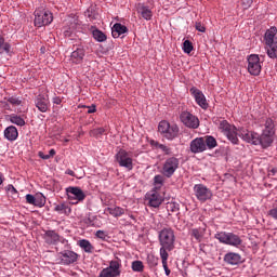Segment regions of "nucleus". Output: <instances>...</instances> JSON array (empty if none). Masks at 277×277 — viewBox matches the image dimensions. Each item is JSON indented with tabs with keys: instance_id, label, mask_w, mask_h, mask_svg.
Segmentation results:
<instances>
[{
	"instance_id": "c85d7f7f",
	"label": "nucleus",
	"mask_w": 277,
	"mask_h": 277,
	"mask_svg": "<svg viewBox=\"0 0 277 277\" xmlns=\"http://www.w3.org/2000/svg\"><path fill=\"white\" fill-rule=\"evenodd\" d=\"M78 246L88 254H92V252H94V246H92V243L88 239L79 240Z\"/></svg>"
},
{
	"instance_id": "f03ea898",
	"label": "nucleus",
	"mask_w": 277,
	"mask_h": 277,
	"mask_svg": "<svg viewBox=\"0 0 277 277\" xmlns=\"http://www.w3.org/2000/svg\"><path fill=\"white\" fill-rule=\"evenodd\" d=\"M158 241L160 245V254H168L174 249V242L176 241V236L174 235V229L172 227H164L158 234Z\"/></svg>"
},
{
	"instance_id": "e433bc0d",
	"label": "nucleus",
	"mask_w": 277,
	"mask_h": 277,
	"mask_svg": "<svg viewBox=\"0 0 277 277\" xmlns=\"http://www.w3.org/2000/svg\"><path fill=\"white\" fill-rule=\"evenodd\" d=\"M141 16L145 18V21H150V18H153V11H150L146 6H143L141 11Z\"/></svg>"
},
{
	"instance_id": "7ed1b4c3",
	"label": "nucleus",
	"mask_w": 277,
	"mask_h": 277,
	"mask_svg": "<svg viewBox=\"0 0 277 277\" xmlns=\"http://www.w3.org/2000/svg\"><path fill=\"white\" fill-rule=\"evenodd\" d=\"M277 28L276 27H271L269 29L266 30L264 35V42L266 44V52L268 57L272 60H276L277 57Z\"/></svg>"
},
{
	"instance_id": "a211bd4d",
	"label": "nucleus",
	"mask_w": 277,
	"mask_h": 277,
	"mask_svg": "<svg viewBox=\"0 0 277 277\" xmlns=\"http://www.w3.org/2000/svg\"><path fill=\"white\" fill-rule=\"evenodd\" d=\"M189 92L194 95L197 105H199L201 109H209V103H207V97L202 91L198 90L197 88H192Z\"/></svg>"
},
{
	"instance_id": "b1692460",
	"label": "nucleus",
	"mask_w": 277,
	"mask_h": 277,
	"mask_svg": "<svg viewBox=\"0 0 277 277\" xmlns=\"http://www.w3.org/2000/svg\"><path fill=\"white\" fill-rule=\"evenodd\" d=\"M83 57H85V50L83 48H78L71 52L70 61L72 64H81V62H83Z\"/></svg>"
},
{
	"instance_id": "393cba45",
	"label": "nucleus",
	"mask_w": 277,
	"mask_h": 277,
	"mask_svg": "<svg viewBox=\"0 0 277 277\" xmlns=\"http://www.w3.org/2000/svg\"><path fill=\"white\" fill-rule=\"evenodd\" d=\"M122 267V262L120 260H113L109 262L108 267H106V269H108L111 274H114L115 276H120V274H122V271H120V268Z\"/></svg>"
},
{
	"instance_id": "4c0bfd02",
	"label": "nucleus",
	"mask_w": 277,
	"mask_h": 277,
	"mask_svg": "<svg viewBox=\"0 0 277 277\" xmlns=\"http://www.w3.org/2000/svg\"><path fill=\"white\" fill-rule=\"evenodd\" d=\"M183 51H184V53H187L188 55H189V53H192V51H194V44L192 43V41L185 40L183 42Z\"/></svg>"
},
{
	"instance_id": "39448f33",
	"label": "nucleus",
	"mask_w": 277,
	"mask_h": 277,
	"mask_svg": "<svg viewBox=\"0 0 277 277\" xmlns=\"http://www.w3.org/2000/svg\"><path fill=\"white\" fill-rule=\"evenodd\" d=\"M158 131L166 140H174L179 135V126L162 120L159 122Z\"/></svg>"
},
{
	"instance_id": "4be33fe9",
	"label": "nucleus",
	"mask_w": 277,
	"mask_h": 277,
	"mask_svg": "<svg viewBox=\"0 0 277 277\" xmlns=\"http://www.w3.org/2000/svg\"><path fill=\"white\" fill-rule=\"evenodd\" d=\"M149 144L151 146V148H154L155 150H161V153H163V155L170 156L172 155V147L161 144L158 141L155 140H150Z\"/></svg>"
},
{
	"instance_id": "680f3d73",
	"label": "nucleus",
	"mask_w": 277,
	"mask_h": 277,
	"mask_svg": "<svg viewBox=\"0 0 277 277\" xmlns=\"http://www.w3.org/2000/svg\"><path fill=\"white\" fill-rule=\"evenodd\" d=\"M5 43V39H3V37L0 36V49H1V45H3Z\"/></svg>"
},
{
	"instance_id": "09e8293b",
	"label": "nucleus",
	"mask_w": 277,
	"mask_h": 277,
	"mask_svg": "<svg viewBox=\"0 0 277 277\" xmlns=\"http://www.w3.org/2000/svg\"><path fill=\"white\" fill-rule=\"evenodd\" d=\"M268 215H271L273 217V220H276L277 221V207L271 209L268 211Z\"/></svg>"
},
{
	"instance_id": "9b49d317",
	"label": "nucleus",
	"mask_w": 277,
	"mask_h": 277,
	"mask_svg": "<svg viewBox=\"0 0 277 277\" xmlns=\"http://www.w3.org/2000/svg\"><path fill=\"white\" fill-rule=\"evenodd\" d=\"M66 194L71 205H79V202H83V200H85V193L77 186L67 187Z\"/></svg>"
},
{
	"instance_id": "1a4fd4ad",
	"label": "nucleus",
	"mask_w": 277,
	"mask_h": 277,
	"mask_svg": "<svg viewBox=\"0 0 277 277\" xmlns=\"http://www.w3.org/2000/svg\"><path fill=\"white\" fill-rule=\"evenodd\" d=\"M51 23H53L52 12L44 9L35 11V27H44Z\"/></svg>"
},
{
	"instance_id": "cd10ccee",
	"label": "nucleus",
	"mask_w": 277,
	"mask_h": 277,
	"mask_svg": "<svg viewBox=\"0 0 277 277\" xmlns=\"http://www.w3.org/2000/svg\"><path fill=\"white\" fill-rule=\"evenodd\" d=\"M105 211L109 213V215H113V217H122V215H124V209L118 206L106 208Z\"/></svg>"
},
{
	"instance_id": "f257e3e1",
	"label": "nucleus",
	"mask_w": 277,
	"mask_h": 277,
	"mask_svg": "<svg viewBox=\"0 0 277 277\" xmlns=\"http://www.w3.org/2000/svg\"><path fill=\"white\" fill-rule=\"evenodd\" d=\"M216 146H217V140H215V137L211 135L196 137L189 144L190 153H193L194 155L205 153L207 148L209 150H213V148H216Z\"/></svg>"
},
{
	"instance_id": "473e14b6",
	"label": "nucleus",
	"mask_w": 277,
	"mask_h": 277,
	"mask_svg": "<svg viewBox=\"0 0 277 277\" xmlns=\"http://www.w3.org/2000/svg\"><path fill=\"white\" fill-rule=\"evenodd\" d=\"M47 205V197L42 193L35 196V207L42 208Z\"/></svg>"
},
{
	"instance_id": "c756f323",
	"label": "nucleus",
	"mask_w": 277,
	"mask_h": 277,
	"mask_svg": "<svg viewBox=\"0 0 277 277\" xmlns=\"http://www.w3.org/2000/svg\"><path fill=\"white\" fill-rule=\"evenodd\" d=\"M190 237H194L198 243L202 241V237H205V229L202 228H193L189 232Z\"/></svg>"
},
{
	"instance_id": "864d4df0",
	"label": "nucleus",
	"mask_w": 277,
	"mask_h": 277,
	"mask_svg": "<svg viewBox=\"0 0 277 277\" xmlns=\"http://www.w3.org/2000/svg\"><path fill=\"white\" fill-rule=\"evenodd\" d=\"M1 49H2L5 53H10L11 45H10V43H4V44L1 45L0 51H1Z\"/></svg>"
},
{
	"instance_id": "20e7f679",
	"label": "nucleus",
	"mask_w": 277,
	"mask_h": 277,
	"mask_svg": "<svg viewBox=\"0 0 277 277\" xmlns=\"http://www.w3.org/2000/svg\"><path fill=\"white\" fill-rule=\"evenodd\" d=\"M214 239H217L220 243L233 246L234 248H239L242 243L241 238L234 233L219 232L214 235Z\"/></svg>"
},
{
	"instance_id": "72a5a7b5",
	"label": "nucleus",
	"mask_w": 277,
	"mask_h": 277,
	"mask_svg": "<svg viewBox=\"0 0 277 277\" xmlns=\"http://www.w3.org/2000/svg\"><path fill=\"white\" fill-rule=\"evenodd\" d=\"M264 133H276V131L274 130V120L266 118L265 122H264V129L263 131Z\"/></svg>"
},
{
	"instance_id": "3c124183",
	"label": "nucleus",
	"mask_w": 277,
	"mask_h": 277,
	"mask_svg": "<svg viewBox=\"0 0 277 277\" xmlns=\"http://www.w3.org/2000/svg\"><path fill=\"white\" fill-rule=\"evenodd\" d=\"M253 0H242V5L246 10H248V8H250V5H252Z\"/></svg>"
},
{
	"instance_id": "5701e85b",
	"label": "nucleus",
	"mask_w": 277,
	"mask_h": 277,
	"mask_svg": "<svg viewBox=\"0 0 277 277\" xmlns=\"http://www.w3.org/2000/svg\"><path fill=\"white\" fill-rule=\"evenodd\" d=\"M4 137L9 142H16V140H18V129L14 126H9L4 130Z\"/></svg>"
},
{
	"instance_id": "ea45409f",
	"label": "nucleus",
	"mask_w": 277,
	"mask_h": 277,
	"mask_svg": "<svg viewBox=\"0 0 277 277\" xmlns=\"http://www.w3.org/2000/svg\"><path fill=\"white\" fill-rule=\"evenodd\" d=\"M133 272H144V263L142 261L132 262Z\"/></svg>"
},
{
	"instance_id": "de8ad7c7",
	"label": "nucleus",
	"mask_w": 277,
	"mask_h": 277,
	"mask_svg": "<svg viewBox=\"0 0 277 277\" xmlns=\"http://www.w3.org/2000/svg\"><path fill=\"white\" fill-rule=\"evenodd\" d=\"M195 29H197V31H200L201 34H205V31H207V28L200 22H197L195 24Z\"/></svg>"
},
{
	"instance_id": "f3484780",
	"label": "nucleus",
	"mask_w": 277,
	"mask_h": 277,
	"mask_svg": "<svg viewBox=\"0 0 277 277\" xmlns=\"http://www.w3.org/2000/svg\"><path fill=\"white\" fill-rule=\"evenodd\" d=\"M147 200L149 207H154V209H157L158 207H161V203L163 202V197L157 189H153L149 193H147Z\"/></svg>"
},
{
	"instance_id": "f704fd0d",
	"label": "nucleus",
	"mask_w": 277,
	"mask_h": 277,
	"mask_svg": "<svg viewBox=\"0 0 277 277\" xmlns=\"http://www.w3.org/2000/svg\"><path fill=\"white\" fill-rule=\"evenodd\" d=\"M169 256H170V254H168V253L160 254V259L162 261V267L164 269L166 276H170V274H171V271L168 267V259H169Z\"/></svg>"
},
{
	"instance_id": "ddd939ff",
	"label": "nucleus",
	"mask_w": 277,
	"mask_h": 277,
	"mask_svg": "<svg viewBox=\"0 0 277 277\" xmlns=\"http://www.w3.org/2000/svg\"><path fill=\"white\" fill-rule=\"evenodd\" d=\"M248 72L253 77L261 75V58L256 54H251L248 57Z\"/></svg>"
},
{
	"instance_id": "bb28decb",
	"label": "nucleus",
	"mask_w": 277,
	"mask_h": 277,
	"mask_svg": "<svg viewBox=\"0 0 277 277\" xmlns=\"http://www.w3.org/2000/svg\"><path fill=\"white\" fill-rule=\"evenodd\" d=\"M6 120H9L11 124H16V127H25L26 124L25 119L16 114L8 115Z\"/></svg>"
},
{
	"instance_id": "4468645a",
	"label": "nucleus",
	"mask_w": 277,
	"mask_h": 277,
	"mask_svg": "<svg viewBox=\"0 0 277 277\" xmlns=\"http://www.w3.org/2000/svg\"><path fill=\"white\" fill-rule=\"evenodd\" d=\"M274 135H276V132H262L261 135L258 134L255 146H262V148H269V146L274 144Z\"/></svg>"
},
{
	"instance_id": "6e6d98bb",
	"label": "nucleus",
	"mask_w": 277,
	"mask_h": 277,
	"mask_svg": "<svg viewBox=\"0 0 277 277\" xmlns=\"http://www.w3.org/2000/svg\"><path fill=\"white\" fill-rule=\"evenodd\" d=\"M4 109H6L8 111H12V108H10V103L8 101L4 100V102H2Z\"/></svg>"
},
{
	"instance_id": "7c9ffc66",
	"label": "nucleus",
	"mask_w": 277,
	"mask_h": 277,
	"mask_svg": "<svg viewBox=\"0 0 277 277\" xmlns=\"http://www.w3.org/2000/svg\"><path fill=\"white\" fill-rule=\"evenodd\" d=\"M92 36L97 42H105L107 40V35L96 28L92 30Z\"/></svg>"
},
{
	"instance_id": "e2e57ef3",
	"label": "nucleus",
	"mask_w": 277,
	"mask_h": 277,
	"mask_svg": "<svg viewBox=\"0 0 277 277\" xmlns=\"http://www.w3.org/2000/svg\"><path fill=\"white\" fill-rule=\"evenodd\" d=\"M0 185H3V174L0 173Z\"/></svg>"
},
{
	"instance_id": "412c9836",
	"label": "nucleus",
	"mask_w": 277,
	"mask_h": 277,
	"mask_svg": "<svg viewBox=\"0 0 277 277\" xmlns=\"http://www.w3.org/2000/svg\"><path fill=\"white\" fill-rule=\"evenodd\" d=\"M224 263L227 265H239L241 263V254L236 252H228L224 255L223 259Z\"/></svg>"
},
{
	"instance_id": "0eeeda50",
	"label": "nucleus",
	"mask_w": 277,
	"mask_h": 277,
	"mask_svg": "<svg viewBox=\"0 0 277 277\" xmlns=\"http://www.w3.org/2000/svg\"><path fill=\"white\" fill-rule=\"evenodd\" d=\"M181 161L179 158L172 156L164 160L162 163L161 174L166 176V179H172L174 176V172L179 170Z\"/></svg>"
},
{
	"instance_id": "13d9d810",
	"label": "nucleus",
	"mask_w": 277,
	"mask_h": 277,
	"mask_svg": "<svg viewBox=\"0 0 277 277\" xmlns=\"http://www.w3.org/2000/svg\"><path fill=\"white\" fill-rule=\"evenodd\" d=\"M53 103H54V105H62V98H60V97H54V98H53Z\"/></svg>"
},
{
	"instance_id": "423d86ee",
	"label": "nucleus",
	"mask_w": 277,
	"mask_h": 277,
	"mask_svg": "<svg viewBox=\"0 0 277 277\" xmlns=\"http://www.w3.org/2000/svg\"><path fill=\"white\" fill-rule=\"evenodd\" d=\"M115 161L119 164L120 168H126V170H133V153L120 149L115 155Z\"/></svg>"
},
{
	"instance_id": "a18cd8bd",
	"label": "nucleus",
	"mask_w": 277,
	"mask_h": 277,
	"mask_svg": "<svg viewBox=\"0 0 277 277\" xmlns=\"http://www.w3.org/2000/svg\"><path fill=\"white\" fill-rule=\"evenodd\" d=\"M26 202L28 205H34V207H36V196L31 194L26 195Z\"/></svg>"
},
{
	"instance_id": "4d7b16f0",
	"label": "nucleus",
	"mask_w": 277,
	"mask_h": 277,
	"mask_svg": "<svg viewBox=\"0 0 277 277\" xmlns=\"http://www.w3.org/2000/svg\"><path fill=\"white\" fill-rule=\"evenodd\" d=\"M39 157H40V159H44V160H47V159H51V156H49V155H44V153H42V151H39Z\"/></svg>"
},
{
	"instance_id": "a878e982",
	"label": "nucleus",
	"mask_w": 277,
	"mask_h": 277,
	"mask_svg": "<svg viewBox=\"0 0 277 277\" xmlns=\"http://www.w3.org/2000/svg\"><path fill=\"white\" fill-rule=\"evenodd\" d=\"M128 32H129V28H127V26H124L120 23H116L111 29L113 38H120V36H122V34H128Z\"/></svg>"
},
{
	"instance_id": "5fc2aeb1",
	"label": "nucleus",
	"mask_w": 277,
	"mask_h": 277,
	"mask_svg": "<svg viewBox=\"0 0 277 277\" xmlns=\"http://www.w3.org/2000/svg\"><path fill=\"white\" fill-rule=\"evenodd\" d=\"M8 192H10L11 194H14L15 196L18 195V192L16 190V188H14L13 185L8 186Z\"/></svg>"
},
{
	"instance_id": "6ab92c4d",
	"label": "nucleus",
	"mask_w": 277,
	"mask_h": 277,
	"mask_svg": "<svg viewBox=\"0 0 277 277\" xmlns=\"http://www.w3.org/2000/svg\"><path fill=\"white\" fill-rule=\"evenodd\" d=\"M35 105L42 114H47L49 111V96L48 95H38L35 100Z\"/></svg>"
},
{
	"instance_id": "c9c22d12",
	"label": "nucleus",
	"mask_w": 277,
	"mask_h": 277,
	"mask_svg": "<svg viewBox=\"0 0 277 277\" xmlns=\"http://www.w3.org/2000/svg\"><path fill=\"white\" fill-rule=\"evenodd\" d=\"M4 101H6V103H9V105H12L13 107H18V105H22L23 103V101H21L16 96L5 97Z\"/></svg>"
},
{
	"instance_id": "2eb2a0df",
	"label": "nucleus",
	"mask_w": 277,
	"mask_h": 277,
	"mask_svg": "<svg viewBox=\"0 0 277 277\" xmlns=\"http://www.w3.org/2000/svg\"><path fill=\"white\" fill-rule=\"evenodd\" d=\"M62 265H72L79 261V254L75 251L64 250L58 253Z\"/></svg>"
},
{
	"instance_id": "bf43d9fd",
	"label": "nucleus",
	"mask_w": 277,
	"mask_h": 277,
	"mask_svg": "<svg viewBox=\"0 0 277 277\" xmlns=\"http://www.w3.org/2000/svg\"><path fill=\"white\" fill-rule=\"evenodd\" d=\"M48 157H55V149H50Z\"/></svg>"
},
{
	"instance_id": "052dcab7",
	"label": "nucleus",
	"mask_w": 277,
	"mask_h": 277,
	"mask_svg": "<svg viewBox=\"0 0 277 277\" xmlns=\"http://www.w3.org/2000/svg\"><path fill=\"white\" fill-rule=\"evenodd\" d=\"M65 173L68 174L69 176H75V171L70 169H68Z\"/></svg>"
},
{
	"instance_id": "a19ab883",
	"label": "nucleus",
	"mask_w": 277,
	"mask_h": 277,
	"mask_svg": "<svg viewBox=\"0 0 277 277\" xmlns=\"http://www.w3.org/2000/svg\"><path fill=\"white\" fill-rule=\"evenodd\" d=\"M105 133V128H96L90 131L91 137H101Z\"/></svg>"
},
{
	"instance_id": "58836bf2",
	"label": "nucleus",
	"mask_w": 277,
	"mask_h": 277,
	"mask_svg": "<svg viewBox=\"0 0 277 277\" xmlns=\"http://www.w3.org/2000/svg\"><path fill=\"white\" fill-rule=\"evenodd\" d=\"M147 263H148L149 267H157V265H159V258H157L155 255H148Z\"/></svg>"
},
{
	"instance_id": "f8f14e48",
	"label": "nucleus",
	"mask_w": 277,
	"mask_h": 277,
	"mask_svg": "<svg viewBox=\"0 0 277 277\" xmlns=\"http://www.w3.org/2000/svg\"><path fill=\"white\" fill-rule=\"evenodd\" d=\"M180 120L187 129H198V127H200V119L187 110L181 113Z\"/></svg>"
},
{
	"instance_id": "37998d69",
	"label": "nucleus",
	"mask_w": 277,
	"mask_h": 277,
	"mask_svg": "<svg viewBox=\"0 0 277 277\" xmlns=\"http://www.w3.org/2000/svg\"><path fill=\"white\" fill-rule=\"evenodd\" d=\"M66 209H68V206L65 203H60L54 207V211H56V213H65Z\"/></svg>"
},
{
	"instance_id": "79ce46f5",
	"label": "nucleus",
	"mask_w": 277,
	"mask_h": 277,
	"mask_svg": "<svg viewBox=\"0 0 277 277\" xmlns=\"http://www.w3.org/2000/svg\"><path fill=\"white\" fill-rule=\"evenodd\" d=\"M167 209H168V211H170L171 213H177V211L180 210L179 203H176V202H169V203L167 205Z\"/></svg>"
},
{
	"instance_id": "8fccbe9b",
	"label": "nucleus",
	"mask_w": 277,
	"mask_h": 277,
	"mask_svg": "<svg viewBox=\"0 0 277 277\" xmlns=\"http://www.w3.org/2000/svg\"><path fill=\"white\" fill-rule=\"evenodd\" d=\"M87 114H96V105L87 106Z\"/></svg>"
},
{
	"instance_id": "c03bdc74",
	"label": "nucleus",
	"mask_w": 277,
	"mask_h": 277,
	"mask_svg": "<svg viewBox=\"0 0 277 277\" xmlns=\"http://www.w3.org/2000/svg\"><path fill=\"white\" fill-rule=\"evenodd\" d=\"M98 277H117L114 273L109 272L107 268L101 271Z\"/></svg>"
},
{
	"instance_id": "2f4dec72",
	"label": "nucleus",
	"mask_w": 277,
	"mask_h": 277,
	"mask_svg": "<svg viewBox=\"0 0 277 277\" xmlns=\"http://www.w3.org/2000/svg\"><path fill=\"white\" fill-rule=\"evenodd\" d=\"M164 174H158L154 176V186L156 190H159L161 187H163V183L166 182Z\"/></svg>"
},
{
	"instance_id": "603ef678",
	"label": "nucleus",
	"mask_w": 277,
	"mask_h": 277,
	"mask_svg": "<svg viewBox=\"0 0 277 277\" xmlns=\"http://www.w3.org/2000/svg\"><path fill=\"white\" fill-rule=\"evenodd\" d=\"M268 176H277V167L268 169Z\"/></svg>"
},
{
	"instance_id": "aec40b11",
	"label": "nucleus",
	"mask_w": 277,
	"mask_h": 277,
	"mask_svg": "<svg viewBox=\"0 0 277 277\" xmlns=\"http://www.w3.org/2000/svg\"><path fill=\"white\" fill-rule=\"evenodd\" d=\"M43 239L48 246H56V243H60V234L55 233V230H47Z\"/></svg>"
},
{
	"instance_id": "dca6fc26",
	"label": "nucleus",
	"mask_w": 277,
	"mask_h": 277,
	"mask_svg": "<svg viewBox=\"0 0 277 277\" xmlns=\"http://www.w3.org/2000/svg\"><path fill=\"white\" fill-rule=\"evenodd\" d=\"M238 137H241L243 142H247V144H253V146H256V140L259 133L252 132L246 129H240L238 132H236Z\"/></svg>"
},
{
	"instance_id": "9d476101",
	"label": "nucleus",
	"mask_w": 277,
	"mask_h": 277,
	"mask_svg": "<svg viewBox=\"0 0 277 277\" xmlns=\"http://www.w3.org/2000/svg\"><path fill=\"white\" fill-rule=\"evenodd\" d=\"M193 192L195 198H197L199 202H207V200H211V198H213V192L209 187L205 186V184H195Z\"/></svg>"
},
{
	"instance_id": "6e6552de",
	"label": "nucleus",
	"mask_w": 277,
	"mask_h": 277,
	"mask_svg": "<svg viewBox=\"0 0 277 277\" xmlns=\"http://www.w3.org/2000/svg\"><path fill=\"white\" fill-rule=\"evenodd\" d=\"M219 129L226 137L232 142V144H239V138L237 137V128L232 126L226 120L220 121Z\"/></svg>"
},
{
	"instance_id": "0e129e2a",
	"label": "nucleus",
	"mask_w": 277,
	"mask_h": 277,
	"mask_svg": "<svg viewBox=\"0 0 277 277\" xmlns=\"http://www.w3.org/2000/svg\"><path fill=\"white\" fill-rule=\"evenodd\" d=\"M131 219H132V220H135V217H134L133 215H131Z\"/></svg>"
},
{
	"instance_id": "49530a36",
	"label": "nucleus",
	"mask_w": 277,
	"mask_h": 277,
	"mask_svg": "<svg viewBox=\"0 0 277 277\" xmlns=\"http://www.w3.org/2000/svg\"><path fill=\"white\" fill-rule=\"evenodd\" d=\"M95 237H97V239H102L103 241H105V239H107V233H105L104 230L98 229L95 233Z\"/></svg>"
}]
</instances>
